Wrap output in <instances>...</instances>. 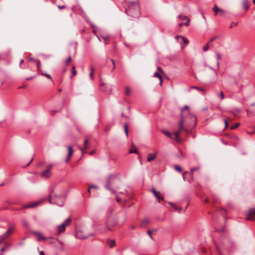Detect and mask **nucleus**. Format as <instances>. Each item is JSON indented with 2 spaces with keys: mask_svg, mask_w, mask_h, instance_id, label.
<instances>
[{
  "mask_svg": "<svg viewBox=\"0 0 255 255\" xmlns=\"http://www.w3.org/2000/svg\"><path fill=\"white\" fill-rule=\"evenodd\" d=\"M128 4V8L126 9L127 13L133 17H137L140 14V7L138 1L132 0H125Z\"/></svg>",
  "mask_w": 255,
  "mask_h": 255,
  "instance_id": "f257e3e1",
  "label": "nucleus"
},
{
  "mask_svg": "<svg viewBox=\"0 0 255 255\" xmlns=\"http://www.w3.org/2000/svg\"><path fill=\"white\" fill-rule=\"evenodd\" d=\"M119 182V180L116 176L110 175L107 178L105 188L112 193H115L116 192L117 190L119 188V187L118 186Z\"/></svg>",
  "mask_w": 255,
  "mask_h": 255,
  "instance_id": "f03ea898",
  "label": "nucleus"
},
{
  "mask_svg": "<svg viewBox=\"0 0 255 255\" xmlns=\"http://www.w3.org/2000/svg\"><path fill=\"white\" fill-rule=\"evenodd\" d=\"M183 110L184 111V119H189L191 122L195 124L196 121V116L192 113H191L189 111V106L185 105L183 109L181 110V111Z\"/></svg>",
  "mask_w": 255,
  "mask_h": 255,
  "instance_id": "7ed1b4c3",
  "label": "nucleus"
},
{
  "mask_svg": "<svg viewBox=\"0 0 255 255\" xmlns=\"http://www.w3.org/2000/svg\"><path fill=\"white\" fill-rule=\"evenodd\" d=\"M117 224V221L111 222L110 219L108 218L105 222L106 228L103 229H99L98 230L101 233H105L107 231H113Z\"/></svg>",
  "mask_w": 255,
  "mask_h": 255,
  "instance_id": "20e7f679",
  "label": "nucleus"
},
{
  "mask_svg": "<svg viewBox=\"0 0 255 255\" xmlns=\"http://www.w3.org/2000/svg\"><path fill=\"white\" fill-rule=\"evenodd\" d=\"M71 222V219L70 218L66 219L64 222L61 225L57 226V234H60L61 233H63L65 231L66 227L68 226Z\"/></svg>",
  "mask_w": 255,
  "mask_h": 255,
  "instance_id": "39448f33",
  "label": "nucleus"
},
{
  "mask_svg": "<svg viewBox=\"0 0 255 255\" xmlns=\"http://www.w3.org/2000/svg\"><path fill=\"white\" fill-rule=\"evenodd\" d=\"M181 120L180 122L178 123V130L179 131L181 132V130H186V128H184L183 125L185 123H188V124L192 123L190 122V121L188 122L187 120L184 119V111L183 110L181 111Z\"/></svg>",
  "mask_w": 255,
  "mask_h": 255,
  "instance_id": "423d86ee",
  "label": "nucleus"
},
{
  "mask_svg": "<svg viewBox=\"0 0 255 255\" xmlns=\"http://www.w3.org/2000/svg\"><path fill=\"white\" fill-rule=\"evenodd\" d=\"M94 235L93 233H91L90 234H84L82 231L80 230H77L76 234H75V237L80 239H87L90 237H92Z\"/></svg>",
  "mask_w": 255,
  "mask_h": 255,
  "instance_id": "0eeeda50",
  "label": "nucleus"
},
{
  "mask_svg": "<svg viewBox=\"0 0 255 255\" xmlns=\"http://www.w3.org/2000/svg\"><path fill=\"white\" fill-rule=\"evenodd\" d=\"M255 208L250 209L247 214L246 219L249 221H255Z\"/></svg>",
  "mask_w": 255,
  "mask_h": 255,
  "instance_id": "6e6552de",
  "label": "nucleus"
},
{
  "mask_svg": "<svg viewBox=\"0 0 255 255\" xmlns=\"http://www.w3.org/2000/svg\"><path fill=\"white\" fill-rule=\"evenodd\" d=\"M205 66H207V67H208L210 69L212 70L213 71V78H212L211 79H208L209 82L211 83H216L217 80V73L216 71L212 67L208 66L207 65H205Z\"/></svg>",
  "mask_w": 255,
  "mask_h": 255,
  "instance_id": "1a4fd4ad",
  "label": "nucleus"
},
{
  "mask_svg": "<svg viewBox=\"0 0 255 255\" xmlns=\"http://www.w3.org/2000/svg\"><path fill=\"white\" fill-rule=\"evenodd\" d=\"M53 191V190H52L51 192V194L49 196V201L50 203H53V204H58V203L56 202V200L55 199V198H59V197H62V198H64L63 196L61 195H57L54 196V198L52 197L51 194H52Z\"/></svg>",
  "mask_w": 255,
  "mask_h": 255,
  "instance_id": "9d476101",
  "label": "nucleus"
},
{
  "mask_svg": "<svg viewBox=\"0 0 255 255\" xmlns=\"http://www.w3.org/2000/svg\"><path fill=\"white\" fill-rule=\"evenodd\" d=\"M68 155H67L66 158L65 159V162H68L70 161L71 157L72 155H73V152H74L72 147L71 145H69L68 146Z\"/></svg>",
  "mask_w": 255,
  "mask_h": 255,
  "instance_id": "9b49d317",
  "label": "nucleus"
},
{
  "mask_svg": "<svg viewBox=\"0 0 255 255\" xmlns=\"http://www.w3.org/2000/svg\"><path fill=\"white\" fill-rule=\"evenodd\" d=\"M212 10L216 15L218 14L219 12L220 15H223L225 13L223 9L219 8L217 5H215L213 7Z\"/></svg>",
  "mask_w": 255,
  "mask_h": 255,
  "instance_id": "f8f14e48",
  "label": "nucleus"
},
{
  "mask_svg": "<svg viewBox=\"0 0 255 255\" xmlns=\"http://www.w3.org/2000/svg\"><path fill=\"white\" fill-rule=\"evenodd\" d=\"M32 233L33 234L37 236V240L39 242H40L41 241H45L46 239V238L44 237L43 235L39 232L33 231Z\"/></svg>",
  "mask_w": 255,
  "mask_h": 255,
  "instance_id": "ddd939ff",
  "label": "nucleus"
},
{
  "mask_svg": "<svg viewBox=\"0 0 255 255\" xmlns=\"http://www.w3.org/2000/svg\"><path fill=\"white\" fill-rule=\"evenodd\" d=\"M199 169V167H196L192 168L190 169V178L189 179L187 180L189 183H191L192 182L194 181V176H193L194 170H198Z\"/></svg>",
  "mask_w": 255,
  "mask_h": 255,
  "instance_id": "4468645a",
  "label": "nucleus"
},
{
  "mask_svg": "<svg viewBox=\"0 0 255 255\" xmlns=\"http://www.w3.org/2000/svg\"><path fill=\"white\" fill-rule=\"evenodd\" d=\"M51 172L49 170V169H47L45 170L42 171L41 173V176L45 178H49L51 176Z\"/></svg>",
  "mask_w": 255,
  "mask_h": 255,
  "instance_id": "2eb2a0df",
  "label": "nucleus"
},
{
  "mask_svg": "<svg viewBox=\"0 0 255 255\" xmlns=\"http://www.w3.org/2000/svg\"><path fill=\"white\" fill-rule=\"evenodd\" d=\"M247 112L249 115H255V103L251 104L250 108L247 110Z\"/></svg>",
  "mask_w": 255,
  "mask_h": 255,
  "instance_id": "dca6fc26",
  "label": "nucleus"
},
{
  "mask_svg": "<svg viewBox=\"0 0 255 255\" xmlns=\"http://www.w3.org/2000/svg\"><path fill=\"white\" fill-rule=\"evenodd\" d=\"M149 223V220L148 219H144L142 220L140 224V226L141 228H145L147 225Z\"/></svg>",
  "mask_w": 255,
  "mask_h": 255,
  "instance_id": "f3484780",
  "label": "nucleus"
},
{
  "mask_svg": "<svg viewBox=\"0 0 255 255\" xmlns=\"http://www.w3.org/2000/svg\"><path fill=\"white\" fill-rule=\"evenodd\" d=\"M180 131L179 130L176 131L174 132V139L177 141V142H180L181 141V139L180 137H179Z\"/></svg>",
  "mask_w": 255,
  "mask_h": 255,
  "instance_id": "a211bd4d",
  "label": "nucleus"
},
{
  "mask_svg": "<svg viewBox=\"0 0 255 255\" xmlns=\"http://www.w3.org/2000/svg\"><path fill=\"white\" fill-rule=\"evenodd\" d=\"M39 204L38 202H34L28 205H25L23 206V209L34 208Z\"/></svg>",
  "mask_w": 255,
  "mask_h": 255,
  "instance_id": "6ab92c4d",
  "label": "nucleus"
},
{
  "mask_svg": "<svg viewBox=\"0 0 255 255\" xmlns=\"http://www.w3.org/2000/svg\"><path fill=\"white\" fill-rule=\"evenodd\" d=\"M155 157H156V153H154V154L149 153L148 155L147 161L148 162H150V161L153 160L155 158Z\"/></svg>",
  "mask_w": 255,
  "mask_h": 255,
  "instance_id": "aec40b11",
  "label": "nucleus"
},
{
  "mask_svg": "<svg viewBox=\"0 0 255 255\" xmlns=\"http://www.w3.org/2000/svg\"><path fill=\"white\" fill-rule=\"evenodd\" d=\"M107 244L110 248H112L115 246L116 242L114 240H108L107 241Z\"/></svg>",
  "mask_w": 255,
  "mask_h": 255,
  "instance_id": "412c9836",
  "label": "nucleus"
},
{
  "mask_svg": "<svg viewBox=\"0 0 255 255\" xmlns=\"http://www.w3.org/2000/svg\"><path fill=\"white\" fill-rule=\"evenodd\" d=\"M249 0H244L243 5L245 9L247 10L249 8Z\"/></svg>",
  "mask_w": 255,
  "mask_h": 255,
  "instance_id": "4be33fe9",
  "label": "nucleus"
},
{
  "mask_svg": "<svg viewBox=\"0 0 255 255\" xmlns=\"http://www.w3.org/2000/svg\"><path fill=\"white\" fill-rule=\"evenodd\" d=\"M181 39L182 40L183 43L184 45V46L181 45V48H183L185 45L188 44L189 41L187 39H186L185 37H184L183 36H181Z\"/></svg>",
  "mask_w": 255,
  "mask_h": 255,
  "instance_id": "5701e85b",
  "label": "nucleus"
},
{
  "mask_svg": "<svg viewBox=\"0 0 255 255\" xmlns=\"http://www.w3.org/2000/svg\"><path fill=\"white\" fill-rule=\"evenodd\" d=\"M216 57H217V67H218V68L219 69V60L221 59V55L220 53H216Z\"/></svg>",
  "mask_w": 255,
  "mask_h": 255,
  "instance_id": "b1692460",
  "label": "nucleus"
},
{
  "mask_svg": "<svg viewBox=\"0 0 255 255\" xmlns=\"http://www.w3.org/2000/svg\"><path fill=\"white\" fill-rule=\"evenodd\" d=\"M12 231H13V229L12 228H9L6 231V232L2 235H5V238H6L8 235H9L12 233Z\"/></svg>",
  "mask_w": 255,
  "mask_h": 255,
  "instance_id": "393cba45",
  "label": "nucleus"
},
{
  "mask_svg": "<svg viewBox=\"0 0 255 255\" xmlns=\"http://www.w3.org/2000/svg\"><path fill=\"white\" fill-rule=\"evenodd\" d=\"M88 139H85L84 140V148L81 149L82 153H84V149H86L88 148Z\"/></svg>",
  "mask_w": 255,
  "mask_h": 255,
  "instance_id": "a878e982",
  "label": "nucleus"
},
{
  "mask_svg": "<svg viewBox=\"0 0 255 255\" xmlns=\"http://www.w3.org/2000/svg\"><path fill=\"white\" fill-rule=\"evenodd\" d=\"M94 67H91V71L90 73V77L92 80L94 79Z\"/></svg>",
  "mask_w": 255,
  "mask_h": 255,
  "instance_id": "bb28decb",
  "label": "nucleus"
},
{
  "mask_svg": "<svg viewBox=\"0 0 255 255\" xmlns=\"http://www.w3.org/2000/svg\"><path fill=\"white\" fill-rule=\"evenodd\" d=\"M128 124H127V123H125L124 125L125 132L127 136H128Z\"/></svg>",
  "mask_w": 255,
  "mask_h": 255,
  "instance_id": "cd10ccee",
  "label": "nucleus"
},
{
  "mask_svg": "<svg viewBox=\"0 0 255 255\" xmlns=\"http://www.w3.org/2000/svg\"><path fill=\"white\" fill-rule=\"evenodd\" d=\"M212 202L213 203H217L218 201V198L216 197V195H215L214 194L212 195Z\"/></svg>",
  "mask_w": 255,
  "mask_h": 255,
  "instance_id": "c85d7f7f",
  "label": "nucleus"
},
{
  "mask_svg": "<svg viewBox=\"0 0 255 255\" xmlns=\"http://www.w3.org/2000/svg\"><path fill=\"white\" fill-rule=\"evenodd\" d=\"M71 74H72V75H71V78H72V77L75 76L77 74L75 66L72 67V70H71Z\"/></svg>",
  "mask_w": 255,
  "mask_h": 255,
  "instance_id": "c756f323",
  "label": "nucleus"
},
{
  "mask_svg": "<svg viewBox=\"0 0 255 255\" xmlns=\"http://www.w3.org/2000/svg\"><path fill=\"white\" fill-rule=\"evenodd\" d=\"M174 169L176 171H178L179 172H181L182 171V168L180 166H179V165H175L174 166Z\"/></svg>",
  "mask_w": 255,
  "mask_h": 255,
  "instance_id": "7c9ffc66",
  "label": "nucleus"
},
{
  "mask_svg": "<svg viewBox=\"0 0 255 255\" xmlns=\"http://www.w3.org/2000/svg\"><path fill=\"white\" fill-rule=\"evenodd\" d=\"M162 132H163V133H164L167 137H168L169 138H172L171 134L168 131L163 130V131H162Z\"/></svg>",
  "mask_w": 255,
  "mask_h": 255,
  "instance_id": "2f4dec72",
  "label": "nucleus"
},
{
  "mask_svg": "<svg viewBox=\"0 0 255 255\" xmlns=\"http://www.w3.org/2000/svg\"><path fill=\"white\" fill-rule=\"evenodd\" d=\"M35 62L36 63V66L37 69H40L41 68V65L40 61L39 60H35Z\"/></svg>",
  "mask_w": 255,
  "mask_h": 255,
  "instance_id": "473e14b6",
  "label": "nucleus"
},
{
  "mask_svg": "<svg viewBox=\"0 0 255 255\" xmlns=\"http://www.w3.org/2000/svg\"><path fill=\"white\" fill-rule=\"evenodd\" d=\"M178 17L181 20H186L188 18L187 16L183 15H178Z\"/></svg>",
  "mask_w": 255,
  "mask_h": 255,
  "instance_id": "72a5a7b5",
  "label": "nucleus"
},
{
  "mask_svg": "<svg viewBox=\"0 0 255 255\" xmlns=\"http://www.w3.org/2000/svg\"><path fill=\"white\" fill-rule=\"evenodd\" d=\"M126 94L128 96H129L130 94V89L129 87H127L126 88Z\"/></svg>",
  "mask_w": 255,
  "mask_h": 255,
  "instance_id": "f704fd0d",
  "label": "nucleus"
},
{
  "mask_svg": "<svg viewBox=\"0 0 255 255\" xmlns=\"http://www.w3.org/2000/svg\"><path fill=\"white\" fill-rule=\"evenodd\" d=\"M209 42H208L203 47V50L204 51H207L209 49Z\"/></svg>",
  "mask_w": 255,
  "mask_h": 255,
  "instance_id": "c9c22d12",
  "label": "nucleus"
},
{
  "mask_svg": "<svg viewBox=\"0 0 255 255\" xmlns=\"http://www.w3.org/2000/svg\"><path fill=\"white\" fill-rule=\"evenodd\" d=\"M240 123H236L235 124H234V125H233L232 126H231L230 127V128L232 129H235L236 128H238L239 126H240Z\"/></svg>",
  "mask_w": 255,
  "mask_h": 255,
  "instance_id": "e433bc0d",
  "label": "nucleus"
},
{
  "mask_svg": "<svg viewBox=\"0 0 255 255\" xmlns=\"http://www.w3.org/2000/svg\"><path fill=\"white\" fill-rule=\"evenodd\" d=\"M155 197L157 198L158 202H160V201H163L164 198L162 196H160L159 194H158L157 196H155Z\"/></svg>",
  "mask_w": 255,
  "mask_h": 255,
  "instance_id": "4c0bfd02",
  "label": "nucleus"
},
{
  "mask_svg": "<svg viewBox=\"0 0 255 255\" xmlns=\"http://www.w3.org/2000/svg\"><path fill=\"white\" fill-rule=\"evenodd\" d=\"M152 193L155 196H157L158 194H159L158 192L156 190L155 188H152L151 190Z\"/></svg>",
  "mask_w": 255,
  "mask_h": 255,
  "instance_id": "58836bf2",
  "label": "nucleus"
},
{
  "mask_svg": "<svg viewBox=\"0 0 255 255\" xmlns=\"http://www.w3.org/2000/svg\"><path fill=\"white\" fill-rule=\"evenodd\" d=\"M42 75H44V76H46V77H47L49 80H52V78H51V77L50 75H49V74H47V73H42Z\"/></svg>",
  "mask_w": 255,
  "mask_h": 255,
  "instance_id": "ea45409f",
  "label": "nucleus"
},
{
  "mask_svg": "<svg viewBox=\"0 0 255 255\" xmlns=\"http://www.w3.org/2000/svg\"><path fill=\"white\" fill-rule=\"evenodd\" d=\"M218 97L221 98V100H223L224 98V95L222 91H221L220 94L218 95Z\"/></svg>",
  "mask_w": 255,
  "mask_h": 255,
  "instance_id": "a19ab883",
  "label": "nucleus"
},
{
  "mask_svg": "<svg viewBox=\"0 0 255 255\" xmlns=\"http://www.w3.org/2000/svg\"><path fill=\"white\" fill-rule=\"evenodd\" d=\"M238 24L237 22H233L231 23V25L230 26V28H232L233 27L236 26Z\"/></svg>",
  "mask_w": 255,
  "mask_h": 255,
  "instance_id": "79ce46f5",
  "label": "nucleus"
},
{
  "mask_svg": "<svg viewBox=\"0 0 255 255\" xmlns=\"http://www.w3.org/2000/svg\"><path fill=\"white\" fill-rule=\"evenodd\" d=\"M130 153H137L138 152V149H130L129 150Z\"/></svg>",
  "mask_w": 255,
  "mask_h": 255,
  "instance_id": "37998d69",
  "label": "nucleus"
},
{
  "mask_svg": "<svg viewBox=\"0 0 255 255\" xmlns=\"http://www.w3.org/2000/svg\"><path fill=\"white\" fill-rule=\"evenodd\" d=\"M71 61V57L69 56L65 61V64L68 65L69 63Z\"/></svg>",
  "mask_w": 255,
  "mask_h": 255,
  "instance_id": "c03bdc74",
  "label": "nucleus"
},
{
  "mask_svg": "<svg viewBox=\"0 0 255 255\" xmlns=\"http://www.w3.org/2000/svg\"><path fill=\"white\" fill-rule=\"evenodd\" d=\"M5 239V235H1L0 236V243H1L3 240Z\"/></svg>",
  "mask_w": 255,
  "mask_h": 255,
  "instance_id": "a18cd8bd",
  "label": "nucleus"
},
{
  "mask_svg": "<svg viewBox=\"0 0 255 255\" xmlns=\"http://www.w3.org/2000/svg\"><path fill=\"white\" fill-rule=\"evenodd\" d=\"M174 208L175 210H177L178 212H180L181 210V208L180 207H178L175 205Z\"/></svg>",
  "mask_w": 255,
  "mask_h": 255,
  "instance_id": "49530a36",
  "label": "nucleus"
},
{
  "mask_svg": "<svg viewBox=\"0 0 255 255\" xmlns=\"http://www.w3.org/2000/svg\"><path fill=\"white\" fill-rule=\"evenodd\" d=\"M186 20H187V22L184 23V25H185L186 26H188L189 25L190 19L188 18Z\"/></svg>",
  "mask_w": 255,
  "mask_h": 255,
  "instance_id": "de8ad7c7",
  "label": "nucleus"
},
{
  "mask_svg": "<svg viewBox=\"0 0 255 255\" xmlns=\"http://www.w3.org/2000/svg\"><path fill=\"white\" fill-rule=\"evenodd\" d=\"M102 38L106 41L107 40H108L109 39V36H102Z\"/></svg>",
  "mask_w": 255,
  "mask_h": 255,
  "instance_id": "09e8293b",
  "label": "nucleus"
},
{
  "mask_svg": "<svg viewBox=\"0 0 255 255\" xmlns=\"http://www.w3.org/2000/svg\"><path fill=\"white\" fill-rule=\"evenodd\" d=\"M54 166L53 164H50L47 166V169H49L50 171L51 169Z\"/></svg>",
  "mask_w": 255,
  "mask_h": 255,
  "instance_id": "8fccbe9b",
  "label": "nucleus"
},
{
  "mask_svg": "<svg viewBox=\"0 0 255 255\" xmlns=\"http://www.w3.org/2000/svg\"><path fill=\"white\" fill-rule=\"evenodd\" d=\"M90 188H91V189L92 188L95 189H98V186L96 185H90Z\"/></svg>",
  "mask_w": 255,
  "mask_h": 255,
  "instance_id": "3c124183",
  "label": "nucleus"
},
{
  "mask_svg": "<svg viewBox=\"0 0 255 255\" xmlns=\"http://www.w3.org/2000/svg\"><path fill=\"white\" fill-rule=\"evenodd\" d=\"M22 223L24 226H25V227L28 226V222L26 220H23L22 221Z\"/></svg>",
  "mask_w": 255,
  "mask_h": 255,
  "instance_id": "603ef678",
  "label": "nucleus"
},
{
  "mask_svg": "<svg viewBox=\"0 0 255 255\" xmlns=\"http://www.w3.org/2000/svg\"><path fill=\"white\" fill-rule=\"evenodd\" d=\"M217 38V36H215L214 37H213V38H212L210 41H209V42H211L212 41H213L214 40H215V39H216Z\"/></svg>",
  "mask_w": 255,
  "mask_h": 255,
  "instance_id": "864d4df0",
  "label": "nucleus"
},
{
  "mask_svg": "<svg viewBox=\"0 0 255 255\" xmlns=\"http://www.w3.org/2000/svg\"><path fill=\"white\" fill-rule=\"evenodd\" d=\"M147 234L149 236L150 238L152 239V236L151 235V231L149 230L147 232Z\"/></svg>",
  "mask_w": 255,
  "mask_h": 255,
  "instance_id": "5fc2aeb1",
  "label": "nucleus"
},
{
  "mask_svg": "<svg viewBox=\"0 0 255 255\" xmlns=\"http://www.w3.org/2000/svg\"><path fill=\"white\" fill-rule=\"evenodd\" d=\"M160 81V85L161 86L162 83V79L161 76L160 75L159 77H158Z\"/></svg>",
  "mask_w": 255,
  "mask_h": 255,
  "instance_id": "6e6d98bb",
  "label": "nucleus"
},
{
  "mask_svg": "<svg viewBox=\"0 0 255 255\" xmlns=\"http://www.w3.org/2000/svg\"><path fill=\"white\" fill-rule=\"evenodd\" d=\"M160 81V85L161 86L162 83V79L161 76L160 75L159 77H158Z\"/></svg>",
  "mask_w": 255,
  "mask_h": 255,
  "instance_id": "4d7b16f0",
  "label": "nucleus"
},
{
  "mask_svg": "<svg viewBox=\"0 0 255 255\" xmlns=\"http://www.w3.org/2000/svg\"><path fill=\"white\" fill-rule=\"evenodd\" d=\"M157 70H158L160 72H161V73H163V70H162V68H161V67L157 66Z\"/></svg>",
  "mask_w": 255,
  "mask_h": 255,
  "instance_id": "13d9d810",
  "label": "nucleus"
},
{
  "mask_svg": "<svg viewBox=\"0 0 255 255\" xmlns=\"http://www.w3.org/2000/svg\"><path fill=\"white\" fill-rule=\"evenodd\" d=\"M112 63H113V69H112V71L114 70L115 68V62H114V60L113 59H111V60Z\"/></svg>",
  "mask_w": 255,
  "mask_h": 255,
  "instance_id": "bf43d9fd",
  "label": "nucleus"
},
{
  "mask_svg": "<svg viewBox=\"0 0 255 255\" xmlns=\"http://www.w3.org/2000/svg\"><path fill=\"white\" fill-rule=\"evenodd\" d=\"M159 75L160 74L157 72H155L154 73V76L155 77H159Z\"/></svg>",
  "mask_w": 255,
  "mask_h": 255,
  "instance_id": "052dcab7",
  "label": "nucleus"
},
{
  "mask_svg": "<svg viewBox=\"0 0 255 255\" xmlns=\"http://www.w3.org/2000/svg\"><path fill=\"white\" fill-rule=\"evenodd\" d=\"M224 123H225V128H227L228 126V121L226 119H225L224 120Z\"/></svg>",
  "mask_w": 255,
  "mask_h": 255,
  "instance_id": "680f3d73",
  "label": "nucleus"
},
{
  "mask_svg": "<svg viewBox=\"0 0 255 255\" xmlns=\"http://www.w3.org/2000/svg\"><path fill=\"white\" fill-rule=\"evenodd\" d=\"M58 8L60 9H63L64 8H65V6L64 5H59L58 6Z\"/></svg>",
  "mask_w": 255,
  "mask_h": 255,
  "instance_id": "e2e57ef3",
  "label": "nucleus"
},
{
  "mask_svg": "<svg viewBox=\"0 0 255 255\" xmlns=\"http://www.w3.org/2000/svg\"><path fill=\"white\" fill-rule=\"evenodd\" d=\"M187 173H188V172H187V171H185V172H184L183 173V174H182V176H183V179H184V180H185V175H186V174H187Z\"/></svg>",
  "mask_w": 255,
  "mask_h": 255,
  "instance_id": "0e129e2a",
  "label": "nucleus"
},
{
  "mask_svg": "<svg viewBox=\"0 0 255 255\" xmlns=\"http://www.w3.org/2000/svg\"><path fill=\"white\" fill-rule=\"evenodd\" d=\"M121 116L126 119L128 118V117L127 116H126L124 113H122Z\"/></svg>",
  "mask_w": 255,
  "mask_h": 255,
  "instance_id": "69168bd1",
  "label": "nucleus"
},
{
  "mask_svg": "<svg viewBox=\"0 0 255 255\" xmlns=\"http://www.w3.org/2000/svg\"><path fill=\"white\" fill-rule=\"evenodd\" d=\"M130 228L132 230H134L135 229V226L134 225H131L130 226Z\"/></svg>",
  "mask_w": 255,
  "mask_h": 255,
  "instance_id": "338daca9",
  "label": "nucleus"
},
{
  "mask_svg": "<svg viewBox=\"0 0 255 255\" xmlns=\"http://www.w3.org/2000/svg\"><path fill=\"white\" fill-rule=\"evenodd\" d=\"M39 255H45L44 252L43 251H41L39 253Z\"/></svg>",
  "mask_w": 255,
  "mask_h": 255,
  "instance_id": "774afa93",
  "label": "nucleus"
}]
</instances>
